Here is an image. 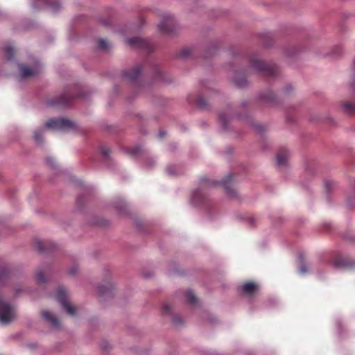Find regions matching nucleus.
Returning a JSON list of instances; mask_svg holds the SVG:
<instances>
[{
	"mask_svg": "<svg viewBox=\"0 0 355 355\" xmlns=\"http://www.w3.org/2000/svg\"><path fill=\"white\" fill-rule=\"evenodd\" d=\"M56 299L70 315H74L76 314V309L70 304L68 300L67 291L64 288L60 287L58 289Z\"/></svg>",
	"mask_w": 355,
	"mask_h": 355,
	"instance_id": "nucleus-6",
	"label": "nucleus"
},
{
	"mask_svg": "<svg viewBox=\"0 0 355 355\" xmlns=\"http://www.w3.org/2000/svg\"><path fill=\"white\" fill-rule=\"evenodd\" d=\"M191 53V50L189 48H184L179 52L178 57L180 58H187Z\"/></svg>",
	"mask_w": 355,
	"mask_h": 355,
	"instance_id": "nucleus-20",
	"label": "nucleus"
},
{
	"mask_svg": "<svg viewBox=\"0 0 355 355\" xmlns=\"http://www.w3.org/2000/svg\"><path fill=\"white\" fill-rule=\"evenodd\" d=\"M250 67L257 72L266 76H275L277 74V67L273 63H267L259 60L255 56L250 58Z\"/></svg>",
	"mask_w": 355,
	"mask_h": 355,
	"instance_id": "nucleus-1",
	"label": "nucleus"
},
{
	"mask_svg": "<svg viewBox=\"0 0 355 355\" xmlns=\"http://www.w3.org/2000/svg\"><path fill=\"white\" fill-rule=\"evenodd\" d=\"M258 288L257 285L252 282L245 283L242 286V291L248 295L254 294Z\"/></svg>",
	"mask_w": 355,
	"mask_h": 355,
	"instance_id": "nucleus-14",
	"label": "nucleus"
},
{
	"mask_svg": "<svg viewBox=\"0 0 355 355\" xmlns=\"http://www.w3.org/2000/svg\"><path fill=\"white\" fill-rule=\"evenodd\" d=\"M141 71V67L139 65L136 66L133 69L126 71L123 73L125 78L131 81H135L139 76Z\"/></svg>",
	"mask_w": 355,
	"mask_h": 355,
	"instance_id": "nucleus-11",
	"label": "nucleus"
},
{
	"mask_svg": "<svg viewBox=\"0 0 355 355\" xmlns=\"http://www.w3.org/2000/svg\"><path fill=\"white\" fill-rule=\"evenodd\" d=\"M204 197L200 190H196L193 193V200L196 202H200L202 201Z\"/></svg>",
	"mask_w": 355,
	"mask_h": 355,
	"instance_id": "nucleus-21",
	"label": "nucleus"
},
{
	"mask_svg": "<svg viewBox=\"0 0 355 355\" xmlns=\"http://www.w3.org/2000/svg\"><path fill=\"white\" fill-rule=\"evenodd\" d=\"M167 171H168V172L170 174H171V173H170V171H169V168H167Z\"/></svg>",
	"mask_w": 355,
	"mask_h": 355,
	"instance_id": "nucleus-40",
	"label": "nucleus"
},
{
	"mask_svg": "<svg viewBox=\"0 0 355 355\" xmlns=\"http://www.w3.org/2000/svg\"><path fill=\"white\" fill-rule=\"evenodd\" d=\"M35 247L37 250L40 252H45L49 250L50 243L47 241H43L40 240L35 241Z\"/></svg>",
	"mask_w": 355,
	"mask_h": 355,
	"instance_id": "nucleus-16",
	"label": "nucleus"
},
{
	"mask_svg": "<svg viewBox=\"0 0 355 355\" xmlns=\"http://www.w3.org/2000/svg\"><path fill=\"white\" fill-rule=\"evenodd\" d=\"M42 315L45 320L51 323L53 327L59 326L58 319L55 315H53L51 312L47 311H43L42 312Z\"/></svg>",
	"mask_w": 355,
	"mask_h": 355,
	"instance_id": "nucleus-13",
	"label": "nucleus"
},
{
	"mask_svg": "<svg viewBox=\"0 0 355 355\" xmlns=\"http://www.w3.org/2000/svg\"><path fill=\"white\" fill-rule=\"evenodd\" d=\"M15 317V308L6 302L0 296V322L7 324L11 322Z\"/></svg>",
	"mask_w": 355,
	"mask_h": 355,
	"instance_id": "nucleus-2",
	"label": "nucleus"
},
{
	"mask_svg": "<svg viewBox=\"0 0 355 355\" xmlns=\"http://www.w3.org/2000/svg\"><path fill=\"white\" fill-rule=\"evenodd\" d=\"M333 185V182L331 181L327 180L325 182V187L327 191L331 190V187Z\"/></svg>",
	"mask_w": 355,
	"mask_h": 355,
	"instance_id": "nucleus-33",
	"label": "nucleus"
},
{
	"mask_svg": "<svg viewBox=\"0 0 355 355\" xmlns=\"http://www.w3.org/2000/svg\"><path fill=\"white\" fill-rule=\"evenodd\" d=\"M173 322L175 324H180L182 323V321L180 316H175L173 318Z\"/></svg>",
	"mask_w": 355,
	"mask_h": 355,
	"instance_id": "nucleus-32",
	"label": "nucleus"
},
{
	"mask_svg": "<svg viewBox=\"0 0 355 355\" xmlns=\"http://www.w3.org/2000/svg\"><path fill=\"white\" fill-rule=\"evenodd\" d=\"M165 135H166V132L164 131H159V137L160 138H163Z\"/></svg>",
	"mask_w": 355,
	"mask_h": 355,
	"instance_id": "nucleus-35",
	"label": "nucleus"
},
{
	"mask_svg": "<svg viewBox=\"0 0 355 355\" xmlns=\"http://www.w3.org/2000/svg\"><path fill=\"white\" fill-rule=\"evenodd\" d=\"M46 161H47V162H48L49 164H52V165H53V159H51V158H48V159H46Z\"/></svg>",
	"mask_w": 355,
	"mask_h": 355,
	"instance_id": "nucleus-37",
	"label": "nucleus"
},
{
	"mask_svg": "<svg viewBox=\"0 0 355 355\" xmlns=\"http://www.w3.org/2000/svg\"><path fill=\"white\" fill-rule=\"evenodd\" d=\"M333 265L336 267L352 268L355 266V262L352 261L347 257L338 255L334 259Z\"/></svg>",
	"mask_w": 355,
	"mask_h": 355,
	"instance_id": "nucleus-9",
	"label": "nucleus"
},
{
	"mask_svg": "<svg viewBox=\"0 0 355 355\" xmlns=\"http://www.w3.org/2000/svg\"><path fill=\"white\" fill-rule=\"evenodd\" d=\"M172 310V306L169 303H165L162 306L163 314H171Z\"/></svg>",
	"mask_w": 355,
	"mask_h": 355,
	"instance_id": "nucleus-25",
	"label": "nucleus"
},
{
	"mask_svg": "<svg viewBox=\"0 0 355 355\" xmlns=\"http://www.w3.org/2000/svg\"><path fill=\"white\" fill-rule=\"evenodd\" d=\"M263 100L268 102H272L275 98V94L272 92H268L267 94L263 96Z\"/></svg>",
	"mask_w": 355,
	"mask_h": 355,
	"instance_id": "nucleus-29",
	"label": "nucleus"
},
{
	"mask_svg": "<svg viewBox=\"0 0 355 355\" xmlns=\"http://www.w3.org/2000/svg\"><path fill=\"white\" fill-rule=\"evenodd\" d=\"M235 85L239 87H245L247 85V80L245 76L242 74L238 73L234 78Z\"/></svg>",
	"mask_w": 355,
	"mask_h": 355,
	"instance_id": "nucleus-15",
	"label": "nucleus"
},
{
	"mask_svg": "<svg viewBox=\"0 0 355 355\" xmlns=\"http://www.w3.org/2000/svg\"><path fill=\"white\" fill-rule=\"evenodd\" d=\"M175 24L173 17L170 15H164L162 21L158 25L159 31L163 34H171L175 30Z\"/></svg>",
	"mask_w": 355,
	"mask_h": 355,
	"instance_id": "nucleus-8",
	"label": "nucleus"
},
{
	"mask_svg": "<svg viewBox=\"0 0 355 355\" xmlns=\"http://www.w3.org/2000/svg\"><path fill=\"white\" fill-rule=\"evenodd\" d=\"M186 297L187 302L192 305L196 304L198 302L197 297H196L194 293L190 290L187 291V292L186 293Z\"/></svg>",
	"mask_w": 355,
	"mask_h": 355,
	"instance_id": "nucleus-17",
	"label": "nucleus"
},
{
	"mask_svg": "<svg viewBox=\"0 0 355 355\" xmlns=\"http://www.w3.org/2000/svg\"><path fill=\"white\" fill-rule=\"evenodd\" d=\"M233 180L234 176L233 175H227L222 182H217L214 181H211L206 178H202L201 182L203 184H208V185H216V184H221L226 192L232 196H235L236 191L235 189L233 188Z\"/></svg>",
	"mask_w": 355,
	"mask_h": 355,
	"instance_id": "nucleus-3",
	"label": "nucleus"
},
{
	"mask_svg": "<svg viewBox=\"0 0 355 355\" xmlns=\"http://www.w3.org/2000/svg\"><path fill=\"white\" fill-rule=\"evenodd\" d=\"M98 47L101 50H107L110 47L109 43L105 40H99L98 41Z\"/></svg>",
	"mask_w": 355,
	"mask_h": 355,
	"instance_id": "nucleus-23",
	"label": "nucleus"
},
{
	"mask_svg": "<svg viewBox=\"0 0 355 355\" xmlns=\"http://www.w3.org/2000/svg\"><path fill=\"white\" fill-rule=\"evenodd\" d=\"M344 110L349 114H355V104L345 102L343 105Z\"/></svg>",
	"mask_w": 355,
	"mask_h": 355,
	"instance_id": "nucleus-18",
	"label": "nucleus"
},
{
	"mask_svg": "<svg viewBox=\"0 0 355 355\" xmlns=\"http://www.w3.org/2000/svg\"><path fill=\"white\" fill-rule=\"evenodd\" d=\"M288 151L284 148L279 149L277 154V162L279 166H285L288 158Z\"/></svg>",
	"mask_w": 355,
	"mask_h": 355,
	"instance_id": "nucleus-12",
	"label": "nucleus"
},
{
	"mask_svg": "<svg viewBox=\"0 0 355 355\" xmlns=\"http://www.w3.org/2000/svg\"><path fill=\"white\" fill-rule=\"evenodd\" d=\"M5 53H6V58L8 60H10L13 58L14 57V55H15V50L14 49L10 46H7L5 47Z\"/></svg>",
	"mask_w": 355,
	"mask_h": 355,
	"instance_id": "nucleus-19",
	"label": "nucleus"
},
{
	"mask_svg": "<svg viewBox=\"0 0 355 355\" xmlns=\"http://www.w3.org/2000/svg\"><path fill=\"white\" fill-rule=\"evenodd\" d=\"M19 70L23 79L34 76L39 72L37 68H31L23 64L19 65Z\"/></svg>",
	"mask_w": 355,
	"mask_h": 355,
	"instance_id": "nucleus-10",
	"label": "nucleus"
},
{
	"mask_svg": "<svg viewBox=\"0 0 355 355\" xmlns=\"http://www.w3.org/2000/svg\"><path fill=\"white\" fill-rule=\"evenodd\" d=\"M196 103L200 107L202 108H205L207 105L206 100L202 96H199L197 98Z\"/></svg>",
	"mask_w": 355,
	"mask_h": 355,
	"instance_id": "nucleus-27",
	"label": "nucleus"
},
{
	"mask_svg": "<svg viewBox=\"0 0 355 355\" xmlns=\"http://www.w3.org/2000/svg\"><path fill=\"white\" fill-rule=\"evenodd\" d=\"M98 292L101 295H107L111 292V286L107 287L104 286H101L98 287Z\"/></svg>",
	"mask_w": 355,
	"mask_h": 355,
	"instance_id": "nucleus-24",
	"label": "nucleus"
},
{
	"mask_svg": "<svg viewBox=\"0 0 355 355\" xmlns=\"http://www.w3.org/2000/svg\"><path fill=\"white\" fill-rule=\"evenodd\" d=\"M299 270H300V273H302V274H304L307 272V270L304 264H302L300 266Z\"/></svg>",
	"mask_w": 355,
	"mask_h": 355,
	"instance_id": "nucleus-34",
	"label": "nucleus"
},
{
	"mask_svg": "<svg viewBox=\"0 0 355 355\" xmlns=\"http://www.w3.org/2000/svg\"><path fill=\"white\" fill-rule=\"evenodd\" d=\"M101 153L103 155V156L107 158L108 157L109 155L110 154V150L108 148L103 147L101 148Z\"/></svg>",
	"mask_w": 355,
	"mask_h": 355,
	"instance_id": "nucleus-31",
	"label": "nucleus"
},
{
	"mask_svg": "<svg viewBox=\"0 0 355 355\" xmlns=\"http://www.w3.org/2000/svg\"><path fill=\"white\" fill-rule=\"evenodd\" d=\"M45 126L53 130H66L73 128L74 124L71 121L64 118H53L46 123Z\"/></svg>",
	"mask_w": 355,
	"mask_h": 355,
	"instance_id": "nucleus-4",
	"label": "nucleus"
},
{
	"mask_svg": "<svg viewBox=\"0 0 355 355\" xmlns=\"http://www.w3.org/2000/svg\"><path fill=\"white\" fill-rule=\"evenodd\" d=\"M219 121L220 123H221L222 126L223 128H227V118L225 114H220V116H219Z\"/></svg>",
	"mask_w": 355,
	"mask_h": 355,
	"instance_id": "nucleus-26",
	"label": "nucleus"
},
{
	"mask_svg": "<svg viewBox=\"0 0 355 355\" xmlns=\"http://www.w3.org/2000/svg\"><path fill=\"white\" fill-rule=\"evenodd\" d=\"M34 137L37 142L40 143L42 141V132L40 130H36L34 132Z\"/></svg>",
	"mask_w": 355,
	"mask_h": 355,
	"instance_id": "nucleus-28",
	"label": "nucleus"
},
{
	"mask_svg": "<svg viewBox=\"0 0 355 355\" xmlns=\"http://www.w3.org/2000/svg\"><path fill=\"white\" fill-rule=\"evenodd\" d=\"M75 96L67 92L62 96L51 98L47 101V104L49 106H67L71 104Z\"/></svg>",
	"mask_w": 355,
	"mask_h": 355,
	"instance_id": "nucleus-7",
	"label": "nucleus"
},
{
	"mask_svg": "<svg viewBox=\"0 0 355 355\" xmlns=\"http://www.w3.org/2000/svg\"><path fill=\"white\" fill-rule=\"evenodd\" d=\"M127 43L134 49H141L147 52H151L154 49V46L151 41L138 37L128 39Z\"/></svg>",
	"mask_w": 355,
	"mask_h": 355,
	"instance_id": "nucleus-5",
	"label": "nucleus"
},
{
	"mask_svg": "<svg viewBox=\"0 0 355 355\" xmlns=\"http://www.w3.org/2000/svg\"><path fill=\"white\" fill-rule=\"evenodd\" d=\"M8 274V270L4 266L0 267V279H3Z\"/></svg>",
	"mask_w": 355,
	"mask_h": 355,
	"instance_id": "nucleus-30",
	"label": "nucleus"
},
{
	"mask_svg": "<svg viewBox=\"0 0 355 355\" xmlns=\"http://www.w3.org/2000/svg\"><path fill=\"white\" fill-rule=\"evenodd\" d=\"M139 152V150L137 148L132 149V154H137Z\"/></svg>",
	"mask_w": 355,
	"mask_h": 355,
	"instance_id": "nucleus-38",
	"label": "nucleus"
},
{
	"mask_svg": "<svg viewBox=\"0 0 355 355\" xmlns=\"http://www.w3.org/2000/svg\"><path fill=\"white\" fill-rule=\"evenodd\" d=\"M257 129L259 131H262V130H263L262 126H261V125H258V126H257Z\"/></svg>",
	"mask_w": 355,
	"mask_h": 355,
	"instance_id": "nucleus-39",
	"label": "nucleus"
},
{
	"mask_svg": "<svg viewBox=\"0 0 355 355\" xmlns=\"http://www.w3.org/2000/svg\"><path fill=\"white\" fill-rule=\"evenodd\" d=\"M35 277L38 283L42 284L46 282V278L44 276V272L41 270H38L36 272Z\"/></svg>",
	"mask_w": 355,
	"mask_h": 355,
	"instance_id": "nucleus-22",
	"label": "nucleus"
},
{
	"mask_svg": "<svg viewBox=\"0 0 355 355\" xmlns=\"http://www.w3.org/2000/svg\"><path fill=\"white\" fill-rule=\"evenodd\" d=\"M155 71H156V73H157V75H158V76H162V72L159 71V69L156 68ZM162 78V77H160V78Z\"/></svg>",
	"mask_w": 355,
	"mask_h": 355,
	"instance_id": "nucleus-36",
	"label": "nucleus"
}]
</instances>
